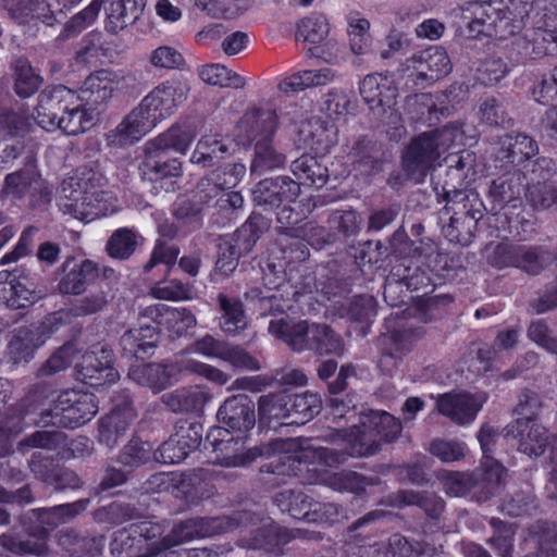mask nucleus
Segmentation results:
<instances>
[{"label": "nucleus", "mask_w": 557, "mask_h": 557, "mask_svg": "<svg viewBox=\"0 0 557 557\" xmlns=\"http://www.w3.org/2000/svg\"><path fill=\"white\" fill-rule=\"evenodd\" d=\"M530 10L531 4L521 0H510V7L502 0L472 1L461 8L460 18L473 37L484 35L506 39L520 29Z\"/></svg>", "instance_id": "obj_1"}, {"label": "nucleus", "mask_w": 557, "mask_h": 557, "mask_svg": "<svg viewBox=\"0 0 557 557\" xmlns=\"http://www.w3.org/2000/svg\"><path fill=\"white\" fill-rule=\"evenodd\" d=\"M102 177L91 169L82 168L63 180L60 188L61 197L65 199L61 208L75 219L90 222L106 214V202L111 195L101 190Z\"/></svg>", "instance_id": "obj_2"}, {"label": "nucleus", "mask_w": 557, "mask_h": 557, "mask_svg": "<svg viewBox=\"0 0 557 557\" xmlns=\"http://www.w3.org/2000/svg\"><path fill=\"white\" fill-rule=\"evenodd\" d=\"M195 128L189 124L173 125L166 132L160 134L145 145V160L140 165L144 176L150 181L165 177H178L182 175V163L178 159H164L169 150L184 153L194 138Z\"/></svg>", "instance_id": "obj_3"}, {"label": "nucleus", "mask_w": 557, "mask_h": 557, "mask_svg": "<svg viewBox=\"0 0 557 557\" xmlns=\"http://www.w3.org/2000/svg\"><path fill=\"white\" fill-rule=\"evenodd\" d=\"M456 135L455 127L445 125L413 138L403 157L404 169L409 177L416 183L422 182L434 162L453 145Z\"/></svg>", "instance_id": "obj_4"}, {"label": "nucleus", "mask_w": 557, "mask_h": 557, "mask_svg": "<svg viewBox=\"0 0 557 557\" xmlns=\"http://www.w3.org/2000/svg\"><path fill=\"white\" fill-rule=\"evenodd\" d=\"M98 412L92 394L66 391L60 394L51 408L42 411L36 426L75 429L88 422Z\"/></svg>", "instance_id": "obj_5"}, {"label": "nucleus", "mask_w": 557, "mask_h": 557, "mask_svg": "<svg viewBox=\"0 0 557 557\" xmlns=\"http://www.w3.org/2000/svg\"><path fill=\"white\" fill-rule=\"evenodd\" d=\"M263 230V218L251 215L234 234L221 238L218 245L215 271L226 276L233 273L239 258L252 250Z\"/></svg>", "instance_id": "obj_6"}, {"label": "nucleus", "mask_w": 557, "mask_h": 557, "mask_svg": "<svg viewBox=\"0 0 557 557\" xmlns=\"http://www.w3.org/2000/svg\"><path fill=\"white\" fill-rule=\"evenodd\" d=\"M403 71H411L417 86H429L451 71V62L444 48L438 46L429 47L403 63Z\"/></svg>", "instance_id": "obj_7"}, {"label": "nucleus", "mask_w": 557, "mask_h": 557, "mask_svg": "<svg viewBox=\"0 0 557 557\" xmlns=\"http://www.w3.org/2000/svg\"><path fill=\"white\" fill-rule=\"evenodd\" d=\"M189 90L187 82L169 81L154 87L139 104L158 124L174 114L176 109L186 101Z\"/></svg>", "instance_id": "obj_8"}, {"label": "nucleus", "mask_w": 557, "mask_h": 557, "mask_svg": "<svg viewBox=\"0 0 557 557\" xmlns=\"http://www.w3.org/2000/svg\"><path fill=\"white\" fill-rule=\"evenodd\" d=\"M114 352L108 344L92 345L83 356L77 366L79 380L90 386L115 383L120 374L113 368Z\"/></svg>", "instance_id": "obj_9"}, {"label": "nucleus", "mask_w": 557, "mask_h": 557, "mask_svg": "<svg viewBox=\"0 0 557 557\" xmlns=\"http://www.w3.org/2000/svg\"><path fill=\"white\" fill-rule=\"evenodd\" d=\"M77 100L78 96L63 85L45 88L37 99L35 119L38 125L47 131L58 129L60 117Z\"/></svg>", "instance_id": "obj_10"}, {"label": "nucleus", "mask_w": 557, "mask_h": 557, "mask_svg": "<svg viewBox=\"0 0 557 557\" xmlns=\"http://www.w3.org/2000/svg\"><path fill=\"white\" fill-rule=\"evenodd\" d=\"M486 399V394L482 392L474 394L467 392L446 393L437 398L436 408L441 414L451 422L463 425L475 419Z\"/></svg>", "instance_id": "obj_11"}, {"label": "nucleus", "mask_w": 557, "mask_h": 557, "mask_svg": "<svg viewBox=\"0 0 557 557\" xmlns=\"http://www.w3.org/2000/svg\"><path fill=\"white\" fill-rule=\"evenodd\" d=\"M2 193L14 198L28 197L32 206L50 201L51 191L45 181L33 170H21L8 174Z\"/></svg>", "instance_id": "obj_12"}, {"label": "nucleus", "mask_w": 557, "mask_h": 557, "mask_svg": "<svg viewBox=\"0 0 557 557\" xmlns=\"http://www.w3.org/2000/svg\"><path fill=\"white\" fill-rule=\"evenodd\" d=\"M319 323H310L307 320H297L289 317L273 319L269 323V333L275 338L284 342L293 351H309L312 345L313 330Z\"/></svg>", "instance_id": "obj_13"}, {"label": "nucleus", "mask_w": 557, "mask_h": 557, "mask_svg": "<svg viewBox=\"0 0 557 557\" xmlns=\"http://www.w3.org/2000/svg\"><path fill=\"white\" fill-rule=\"evenodd\" d=\"M517 52L524 59H539L544 55H557V30L545 22L530 27L513 41Z\"/></svg>", "instance_id": "obj_14"}, {"label": "nucleus", "mask_w": 557, "mask_h": 557, "mask_svg": "<svg viewBox=\"0 0 557 557\" xmlns=\"http://www.w3.org/2000/svg\"><path fill=\"white\" fill-rule=\"evenodd\" d=\"M216 418L225 431L245 433L256 424L255 403L244 394L231 396L220 406Z\"/></svg>", "instance_id": "obj_15"}, {"label": "nucleus", "mask_w": 557, "mask_h": 557, "mask_svg": "<svg viewBox=\"0 0 557 557\" xmlns=\"http://www.w3.org/2000/svg\"><path fill=\"white\" fill-rule=\"evenodd\" d=\"M299 194V183L283 175L260 181L252 190V198L258 206L278 208L283 202H294Z\"/></svg>", "instance_id": "obj_16"}, {"label": "nucleus", "mask_w": 557, "mask_h": 557, "mask_svg": "<svg viewBox=\"0 0 557 557\" xmlns=\"http://www.w3.org/2000/svg\"><path fill=\"white\" fill-rule=\"evenodd\" d=\"M506 436L518 440L519 451L530 456H541L547 444V431L541 424L530 419H517L505 429Z\"/></svg>", "instance_id": "obj_17"}, {"label": "nucleus", "mask_w": 557, "mask_h": 557, "mask_svg": "<svg viewBox=\"0 0 557 557\" xmlns=\"http://www.w3.org/2000/svg\"><path fill=\"white\" fill-rule=\"evenodd\" d=\"M524 174L518 169L507 171L492 180L487 189V196L492 202L491 210L497 213L507 205L512 203V207H516L524 188Z\"/></svg>", "instance_id": "obj_18"}, {"label": "nucleus", "mask_w": 557, "mask_h": 557, "mask_svg": "<svg viewBox=\"0 0 557 557\" xmlns=\"http://www.w3.org/2000/svg\"><path fill=\"white\" fill-rule=\"evenodd\" d=\"M127 78L131 79L133 76L121 75L108 70L97 71L85 79L78 100L81 99L91 106L107 103L111 99L115 87Z\"/></svg>", "instance_id": "obj_19"}, {"label": "nucleus", "mask_w": 557, "mask_h": 557, "mask_svg": "<svg viewBox=\"0 0 557 557\" xmlns=\"http://www.w3.org/2000/svg\"><path fill=\"white\" fill-rule=\"evenodd\" d=\"M498 145L496 160L510 164L513 169L539 153L536 140L524 133L507 134L500 138Z\"/></svg>", "instance_id": "obj_20"}, {"label": "nucleus", "mask_w": 557, "mask_h": 557, "mask_svg": "<svg viewBox=\"0 0 557 557\" xmlns=\"http://www.w3.org/2000/svg\"><path fill=\"white\" fill-rule=\"evenodd\" d=\"M296 295L294 289L263 290L252 287L245 292L244 297L253 305L260 315L283 314L293 308V298Z\"/></svg>", "instance_id": "obj_21"}, {"label": "nucleus", "mask_w": 557, "mask_h": 557, "mask_svg": "<svg viewBox=\"0 0 557 557\" xmlns=\"http://www.w3.org/2000/svg\"><path fill=\"white\" fill-rule=\"evenodd\" d=\"M110 553L114 557H154L162 553L160 542L148 543L133 532L132 528L121 529L112 534Z\"/></svg>", "instance_id": "obj_22"}, {"label": "nucleus", "mask_w": 557, "mask_h": 557, "mask_svg": "<svg viewBox=\"0 0 557 557\" xmlns=\"http://www.w3.org/2000/svg\"><path fill=\"white\" fill-rule=\"evenodd\" d=\"M442 191L443 200L446 202L445 209L451 212V215L473 216L479 220L483 218L484 205L474 189H457L445 182Z\"/></svg>", "instance_id": "obj_23"}, {"label": "nucleus", "mask_w": 557, "mask_h": 557, "mask_svg": "<svg viewBox=\"0 0 557 557\" xmlns=\"http://www.w3.org/2000/svg\"><path fill=\"white\" fill-rule=\"evenodd\" d=\"M211 398L212 396L207 389L200 386H190L163 394L161 401L174 413L200 414Z\"/></svg>", "instance_id": "obj_24"}, {"label": "nucleus", "mask_w": 557, "mask_h": 557, "mask_svg": "<svg viewBox=\"0 0 557 557\" xmlns=\"http://www.w3.org/2000/svg\"><path fill=\"white\" fill-rule=\"evenodd\" d=\"M159 341V330L149 323L127 330L120 338L122 350L129 357L145 359L152 356Z\"/></svg>", "instance_id": "obj_25"}, {"label": "nucleus", "mask_w": 557, "mask_h": 557, "mask_svg": "<svg viewBox=\"0 0 557 557\" xmlns=\"http://www.w3.org/2000/svg\"><path fill=\"white\" fill-rule=\"evenodd\" d=\"M360 95L370 109L392 108L395 104L397 89L387 75L369 74L360 83Z\"/></svg>", "instance_id": "obj_26"}, {"label": "nucleus", "mask_w": 557, "mask_h": 557, "mask_svg": "<svg viewBox=\"0 0 557 557\" xmlns=\"http://www.w3.org/2000/svg\"><path fill=\"white\" fill-rule=\"evenodd\" d=\"M290 539L286 529L272 521H264L257 529H252L249 536L242 534L237 543L240 547L248 549L274 552L280 546L287 544Z\"/></svg>", "instance_id": "obj_27"}, {"label": "nucleus", "mask_w": 557, "mask_h": 557, "mask_svg": "<svg viewBox=\"0 0 557 557\" xmlns=\"http://www.w3.org/2000/svg\"><path fill=\"white\" fill-rule=\"evenodd\" d=\"M106 5V29L111 34H117L127 26L134 24L146 7L147 0H100Z\"/></svg>", "instance_id": "obj_28"}, {"label": "nucleus", "mask_w": 557, "mask_h": 557, "mask_svg": "<svg viewBox=\"0 0 557 557\" xmlns=\"http://www.w3.org/2000/svg\"><path fill=\"white\" fill-rule=\"evenodd\" d=\"M106 5V29L111 34H117L127 26L134 24L146 7L147 0H100Z\"/></svg>", "instance_id": "obj_29"}, {"label": "nucleus", "mask_w": 557, "mask_h": 557, "mask_svg": "<svg viewBox=\"0 0 557 557\" xmlns=\"http://www.w3.org/2000/svg\"><path fill=\"white\" fill-rule=\"evenodd\" d=\"M220 317L219 326L228 336L242 334L248 326V318L240 299L220 293L216 297Z\"/></svg>", "instance_id": "obj_30"}, {"label": "nucleus", "mask_w": 557, "mask_h": 557, "mask_svg": "<svg viewBox=\"0 0 557 557\" xmlns=\"http://www.w3.org/2000/svg\"><path fill=\"white\" fill-rule=\"evenodd\" d=\"M3 3L11 17L21 24L36 20L51 26L55 21L45 0H3Z\"/></svg>", "instance_id": "obj_31"}, {"label": "nucleus", "mask_w": 557, "mask_h": 557, "mask_svg": "<svg viewBox=\"0 0 557 557\" xmlns=\"http://www.w3.org/2000/svg\"><path fill=\"white\" fill-rule=\"evenodd\" d=\"M290 445L289 442L280 440L262 448L260 455H265L270 457L271 460L263 465L261 470L278 476L296 475L300 462L295 456L286 454Z\"/></svg>", "instance_id": "obj_32"}, {"label": "nucleus", "mask_w": 557, "mask_h": 557, "mask_svg": "<svg viewBox=\"0 0 557 557\" xmlns=\"http://www.w3.org/2000/svg\"><path fill=\"white\" fill-rule=\"evenodd\" d=\"M277 124V115L274 110L255 108L245 113L239 121V128L245 133L247 140H256L259 137H270Z\"/></svg>", "instance_id": "obj_33"}, {"label": "nucleus", "mask_w": 557, "mask_h": 557, "mask_svg": "<svg viewBox=\"0 0 557 557\" xmlns=\"http://www.w3.org/2000/svg\"><path fill=\"white\" fill-rule=\"evenodd\" d=\"M199 537H209L226 533L239 527L253 524V515L249 511H237L231 516L212 518H195Z\"/></svg>", "instance_id": "obj_34"}, {"label": "nucleus", "mask_w": 557, "mask_h": 557, "mask_svg": "<svg viewBox=\"0 0 557 557\" xmlns=\"http://www.w3.org/2000/svg\"><path fill=\"white\" fill-rule=\"evenodd\" d=\"M133 420V413L127 409H115L101 418L98 429V442L113 449L119 440L125 436Z\"/></svg>", "instance_id": "obj_35"}, {"label": "nucleus", "mask_w": 557, "mask_h": 557, "mask_svg": "<svg viewBox=\"0 0 557 557\" xmlns=\"http://www.w3.org/2000/svg\"><path fill=\"white\" fill-rule=\"evenodd\" d=\"M305 140L317 153L325 154L337 143V127L320 117H312L301 127Z\"/></svg>", "instance_id": "obj_36"}, {"label": "nucleus", "mask_w": 557, "mask_h": 557, "mask_svg": "<svg viewBox=\"0 0 557 557\" xmlns=\"http://www.w3.org/2000/svg\"><path fill=\"white\" fill-rule=\"evenodd\" d=\"M89 498L79 499L70 504H62L50 508H38L34 509L33 513L36 516L42 528L39 530L54 529L62 523H66L70 520L77 517L79 513L85 511L89 506Z\"/></svg>", "instance_id": "obj_37"}, {"label": "nucleus", "mask_w": 557, "mask_h": 557, "mask_svg": "<svg viewBox=\"0 0 557 557\" xmlns=\"http://www.w3.org/2000/svg\"><path fill=\"white\" fill-rule=\"evenodd\" d=\"M336 77L332 69L305 70L297 72L278 84V89L284 94H294L308 88L325 86Z\"/></svg>", "instance_id": "obj_38"}, {"label": "nucleus", "mask_w": 557, "mask_h": 557, "mask_svg": "<svg viewBox=\"0 0 557 557\" xmlns=\"http://www.w3.org/2000/svg\"><path fill=\"white\" fill-rule=\"evenodd\" d=\"M172 367L161 363L134 366L128 371V377L141 386L154 392L165 389L171 384Z\"/></svg>", "instance_id": "obj_39"}, {"label": "nucleus", "mask_w": 557, "mask_h": 557, "mask_svg": "<svg viewBox=\"0 0 557 557\" xmlns=\"http://www.w3.org/2000/svg\"><path fill=\"white\" fill-rule=\"evenodd\" d=\"M400 506H417L431 519H440L445 509V502L434 492L401 490L395 495Z\"/></svg>", "instance_id": "obj_40"}, {"label": "nucleus", "mask_w": 557, "mask_h": 557, "mask_svg": "<svg viewBox=\"0 0 557 557\" xmlns=\"http://www.w3.org/2000/svg\"><path fill=\"white\" fill-rule=\"evenodd\" d=\"M349 154L364 174H372L382 169L383 151L375 140L366 137L358 139Z\"/></svg>", "instance_id": "obj_41"}, {"label": "nucleus", "mask_w": 557, "mask_h": 557, "mask_svg": "<svg viewBox=\"0 0 557 557\" xmlns=\"http://www.w3.org/2000/svg\"><path fill=\"white\" fill-rule=\"evenodd\" d=\"M230 147L218 135H206L197 143L190 161L202 168L216 165L230 156Z\"/></svg>", "instance_id": "obj_42"}, {"label": "nucleus", "mask_w": 557, "mask_h": 557, "mask_svg": "<svg viewBox=\"0 0 557 557\" xmlns=\"http://www.w3.org/2000/svg\"><path fill=\"white\" fill-rule=\"evenodd\" d=\"M0 545L12 554L44 556L48 553L47 531L42 530L38 532V535L29 534L25 540L11 533H4L0 535Z\"/></svg>", "instance_id": "obj_43"}, {"label": "nucleus", "mask_w": 557, "mask_h": 557, "mask_svg": "<svg viewBox=\"0 0 557 557\" xmlns=\"http://www.w3.org/2000/svg\"><path fill=\"white\" fill-rule=\"evenodd\" d=\"M352 375H355L354 366L350 363L344 364L339 368L336 379L327 384V391L333 395L329 405L341 417L350 409H355L357 405L355 395L348 394L345 397H338L347 388V380Z\"/></svg>", "instance_id": "obj_44"}, {"label": "nucleus", "mask_w": 557, "mask_h": 557, "mask_svg": "<svg viewBox=\"0 0 557 557\" xmlns=\"http://www.w3.org/2000/svg\"><path fill=\"white\" fill-rule=\"evenodd\" d=\"M157 124L140 104L134 109L116 127L121 144L134 143L151 131Z\"/></svg>", "instance_id": "obj_45"}, {"label": "nucleus", "mask_w": 557, "mask_h": 557, "mask_svg": "<svg viewBox=\"0 0 557 557\" xmlns=\"http://www.w3.org/2000/svg\"><path fill=\"white\" fill-rule=\"evenodd\" d=\"M292 172L297 177L299 186L307 184L317 188L323 187L329 180L327 168L314 157L304 154L292 163Z\"/></svg>", "instance_id": "obj_46"}, {"label": "nucleus", "mask_w": 557, "mask_h": 557, "mask_svg": "<svg viewBox=\"0 0 557 557\" xmlns=\"http://www.w3.org/2000/svg\"><path fill=\"white\" fill-rule=\"evenodd\" d=\"M60 544L72 557H95L101 553L104 537L102 535L82 536L67 530L60 535Z\"/></svg>", "instance_id": "obj_47"}, {"label": "nucleus", "mask_w": 557, "mask_h": 557, "mask_svg": "<svg viewBox=\"0 0 557 557\" xmlns=\"http://www.w3.org/2000/svg\"><path fill=\"white\" fill-rule=\"evenodd\" d=\"M539 502L532 488H517L507 493L502 499L500 510L510 517H525L537 512Z\"/></svg>", "instance_id": "obj_48"}, {"label": "nucleus", "mask_w": 557, "mask_h": 557, "mask_svg": "<svg viewBox=\"0 0 557 557\" xmlns=\"http://www.w3.org/2000/svg\"><path fill=\"white\" fill-rule=\"evenodd\" d=\"M418 335L412 329L397 327L380 337V345L385 356L400 360L411 349Z\"/></svg>", "instance_id": "obj_49"}, {"label": "nucleus", "mask_w": 557, "mask_h": 557, "mask_svg": "<svg viewBox=\"0 0 557 557\" xmlns=\"http://www.w3.org/2000/svg\"><path fill=\"white\" fill-rule=\"evenodd\" d=\"M10 288L4 295L5 306L12 310L26 309L44 297L26 277H13L9 282Z\"/></svg>", "instance_id": "obj_50"}, {"label": "nucleus", "mask_w": 557, "mask_h": 557, "mask_svg": "<svg viewBox=\"0 0 557 557\" xmlns=\"http://www.w3.org/2000/svg\"><path fill=\"white\" fill-rule=\"evenodd\" d=\"M552 261V252L544 246L519 245L516 268L539 275Z\"/></svg>", "instance_id": "obj_51"}, {"label": "nucleus", "mask_w": 557, "mask_h": 557, "mask_svg": "<svg viewBox=\"0 0 557 557\" xmlns=\"http://www.w3.org/2000/svg\"><path fill=\"white\" fill-rule=\"evenodd\" d=\"M289 410L292 411V423L304 424L317 416L322 407L319 394L304 392L300 394H288Z\"/></svg>", "instance_id": "obj_52"}, {"label": "nucleus", "mask_w": 557, "mask_h": 557, "mask_svg": "<svg viewBox=\"0 0 557 557\" xmlns=\"http://www.w3.org/2000/svg\"><path fill=\"white\" fill-rule=\"evenodd\" d=\"M363 424L376 438L387 443L395 441L403 430L400 421L386 411H371L364 417Z\"/></svg>", "instance_id": "obj_53"}, {"label": "nucleus", "mask_w": 557, "mask_h": 557, "mask_svg": "<svg viewBox=\"0 0 557 557\" xmlns=\"http://www.w3.org/2000/svg\"><path fill=\"white\" fill-rule=\"evenodd\" d=\"M312 333L313 342L309 346V351L317 355H334L342 356L345 351V344L339 334H337L330 325L319 323L318 329Z\"/></svg>", "instance_id": "obj_54"}, {"label": "nucleus", "mask_w": 557, "mask_h": 557, "mask_svg": "<svg viewBox=\"0 0 557 557\" xmlns=\"http://www.w3.org/2000/svg\"><path fill=\"white\" fill-rule=\"evenodd\" d=\"M347 447L351 457H368L380 450V441L363 424L354 426L347 436Z\"/></svg>", "instance_id": "obj_55"}, {"label": "nucleus", "mask_w": 557, "mask_h": 557, "mask_svg": "<svg viewBox=\"0 0 557 557\" xmlns=\"http://www.w3.org/2000/svg\"><path fill=\"white\" fill-rule=\"evenodd\" d=\"M94 275H97V264L90 260H84L60 280L58 288L64 295H78L85 290L88 278Z\"/></svg>", "instance_id": "obj_56"}, {"label": "nucleus", "mask_w": 557, "mask_h": 557, "mask_svg": "<svg viewBox=\"0 0 557 557\" xmlns=\"http://www.w3.org/2000/svg\"><path fill=\"white\" fill-rule=\"evenodd\" d=\"M198 75L203 83L211 86L240 89L246 85L244 77L221 64L203 65Z\"/></svg>", "instance_id": "obj_57"}, {"label": "nucleus", "mask_w": 557, "mask_h": 557, "mask_svg": "<svg viewBox=\"0 0 557 557\" xmlns=\"http://www.w3.org/2000/svg\"><path fill=\"white\" fill-rule=\"evenodd\" d=\"M44 84V78L36 73L26 59H18L14 64V90L21 98L34 95Z\"/></svg>", "instance_id": "obj_58"}, {"label": "nucleus", "mask_w": 557, "mask_h": 557, "mask_svg": "<svg viewBox=\"0 0 557 557\" xmlns=\"http://www.w3.org/2000/svg\"><path fill=\"white\" fill-rule=\"evenodd\" d=\"M479 221V219H473V216L451 215L449 222L443 225L442 233L450 243L469 246L475 236Z\"/></svg>", "instance_id": "obj_59"}, {"label": "nucleus", "mask_w": 557, "mask_h": 557, "mask_svg": "<svg viewBox=\"0 0 557 557\" xmlns=\"http://www.w3.org/2000/svg\"><path fill=\"white\" fill-rule=\"evenodd\" d=\"M95 520L100 523L123 524L132 520H139L143 512L134 505L122 502H113L94 513Z\"/></svg>", "instance_id": "obj_60"}, {"label": "nucleus", "mask_w": 557, "mask_h": 557, "mask_svg": "<svg viewBox=\"0 0 557 557\" xmlns=\"http://www.w3.org/2000/svg\"><path fill=\"white\" fill-rule=\"evenodd\" d=\"M288 394H268L259 398L258 411L261 417L269 420L284 421L285 424L292 423V411L289 410Z\"/></svg>", "instance_id": "obj_61"}, {"label": "nucleus", "mask_w": 557, "mask_h": 557, "mask_svg": "<svg viewBox=\"0 0 557 557\" xmlns=\"http://www.w3.org/2000/svg\"><path fill=\"white\" fill-rule=\"evenodd\" d=\"M276 502L283 511H287L293 518L309 521L315 500L302 492L285 491L276 496Z\"/></svg>", "instance_id": "obj_62"}, {"label": "nucleus", "mask_w": 557, "mask_h": 557, "mask_svg": "<svg viewBox=\"0 0 557 557\" xmlns=\"http://www.w3.org/2000/svg\"><path fill=\"white\" fill-rule=\"evenodd\" d=\"M152 451V446L148 442L133 437L120 451L117 462L134 470L149 462Z\"/></svg>", "instance_id": "obj_63"}, {"label": "nucleus", "mask_w": 557, "mask_h": 557, "mask_svg": "<svg viewBox=\"0 0 557 557\" xmlns=\"http://www.w3.org/2000/svg\"><path fill=\"white\" fill-rule=\"evenodd\" d=\"M525 199L535 210H557V185L552 182L530 184L525 190Z\"/></svg>", "instance_id": "obj_64"}]
</instances>
